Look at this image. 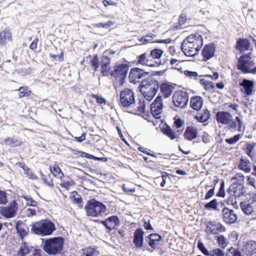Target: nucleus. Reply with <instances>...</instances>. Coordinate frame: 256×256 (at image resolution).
I'll use <instances>...</instances> for the list:
<instances>
[{"instance_id": "63", "label": "nucleus", "mask_w": 256, "mask_h": 256, "mask_svg": "<svg viewBox=\"0 0 256 256\" xmlns=\"http://www.w3.org/2000/svg\"><path fill=\"white\" fill-rule=\"evenodd\" d=\"M50 56L54 60L58 61H62L63 60V54L62 52L60 54H50Z\"/></svg>"}, {"instance_id": "41", "label": "nucleus", "mask_w": 256, "mask_h": 256, "mask_svg": "<svg viewBox=\"0 0 256 256\" xmlns=\"http://www.w3.org/2000/svg\"><path fill=\"white\" fill-rule=\"evenodd\" d=\"M200 84L204 86V88L207 90H210L214 87V84L206 80H200Z\"/></svg>"}, {"instance_id": "16", "label": "nucleus", "mask_w": 256, "mask_h": 256, "mask_svg": "<svg viewBox=\"0 0 256 256\" xmlns=\"http://www.w3.org/2000/svg\"><path fill=\"white\" fill-rule=\"evenodd\" d=\"M224 221L228 224H232L234 223L237 220V216L233 210H230L227 208H224L222 210Z\"/></svg>"}, {"instance_id": "3", "label": "nucleus", "mask_w": 256, "mask_h": 256, "mask_svg": "<svg viewBox=\"0 0 256 256\" xmlns=\"http://www.w3.org/2000/svg\"><path fill=\"white\" fill-rule=\"evenodd\" d=\"M130 64L129 62L122 59L116 62L113 66V85L116 92L118 88L125 82Z\"/></svg>"}, {"instance_id": "52", "label": "nucleus", "mask_w": 256, "mask_h": 256, "mask_svg": "<svg viewBox=\"0 0 256 256\" xmlns=\"http://www.w3.org/2000/svg\"><path fill=\"white\" fill-rule=\"evenodd\" d=\"M226 194L224 192V180H222L218 192L216 196L224 198Z\"/></svg>"}, {"instance_id": "60", "label": "nucleus", "mask_w": 256, "mask_h": 256, "mask_svg": "<svg viewBox=\"0 0 256 256\" xmlns=\"http://www.w3.org/2000/svg\"><path fill=\"white\" fill-rule=\"evenodd\" d=\"M233 179H235L236 180L238 181V182H242L244 179V175L240 173H238L236 174L235 176L234 177Z\"/></svg>"}, {"instance_id": "55", "label": "nucleus", "mask_w": 256, "mask_h": 256, "mask_svg": "<svg viewBox=\"0 0 256 256\" xmlns=\"http://www.w3.org/2000/svg\"><path fill=\"white\" fill-rule=\"evenodd\" d=\"M246 202L255 208L256 206V194H252L249 200Z\"/></svg>"}, {"instance_id": "64", "label": "nucleus", "mask_w": 256, "mask_h": 256, "mask_svg": "<svg viewBox=\"0 0 256 256\" xmlns=\"http://www.w3.org/2000/svg\"><path fill=\"white\" fill-rule=\"evenodd\" d=\"M186 20V18L185 14H182L179 17L178 24L180 26L183 25Z\"/></svg>"}, {"instance_id": "45", "label": "nucleus", "mask_w": 256, "mask_h": 256, "mask_svg": "<svg viewBox=\"0 0 256 256\" xmlns=\"http://www.w3.org/2000/svg\"><path fill=\"white\" fill-rule=\"evenodd\" d=\"M23 198L26 200L28 206L34 207L38 206V202L34 200L30 196H24Z\"/></svg>"}, {"instance_id": "21", "label": "nucleus", "mask_w": 256, "mask_h": 256, "mask_svg": "<svg viewBox=\"0 0 256 256\" xmlns=\"http://www.w3.org/2000/svg\"><path fill=\"white\" fill-rule=\"evenodd\" d=\"M163 52L162 50L158 48H155L150 52L149 57L150 58L152 59V63L154 64V66H158L161 64L160 58Z\"/></svg>"}, {"instance_id": "48", "label": "nucleus", "mask_w": 256, "mask_h": 256, "mask_svg": "<svg viewBox=\"0 0 256 256\" xmlns=\"http://www.w3.org/2000/svg\"><path fill=\"white\" fill-rule=\"evenodd\" d=\"M198 248L200 250V252L206 255V256H210V252L208 251V250L204 246V244L202 242L200 241L198 242Z\"/></svg>"}, {"instance_id": "61", "label": "nucleus", "mask_w": 256, "mask_h": 256, "mask_svg": "<svg viewBox=\"0 0 256 256\" xmlns=\"http://www.w3.org/2000/svg\"><path fill=\"white\" fill-rule=\"evenodd\" d=\"M16 228L18 232L20 234V238H23L27 234L26 231L23 228H19L17 226H16Z\"/></svg>"}, {"instance_id": "22", "label": "nucleus", "mask_w": 256, "mask_h": 256, "mask_svg": "<svg viewBox=\"0 0 256 256\" xmlns=\"http://www.w3.org/2000/svg\"><path fill=\"white\" fill-rule=\"evenodd\" d=\"M238 168L245 173H249L252 170V164L246 157L241 156L238 164Z\"/></svg>"}, {"instance_id": "62", "label": "nucleus", "mask_w": 256, "mask_h": 256, "mask_svg": "<svg viewBox=\"0 0 256 256\" xmlns=\"http://www.w3.org/2000/svg\"><path fill=\"white\" fill-rule=\"evenodd\" d=\"M111 24L112 22L110 21H108L105 23L98 22L96 24V26L98 28H108L110 27Z\"/></svg>"}, {"instance_id": "40", "label": "nucleus", "mask_w": 256, "mask_h": 256, "mask_svg": "<svg viewBox=\"0 0 256 256\" xmlns=\"http://www.w3.org/2000/svg\"><path fill=\"white\" fill-rule=\"evenodd\" d=\"M18 90L19 91V98H22L24 96H28L31 92L28 90L27 86H22L20 87Z\"/></svg>"}, {"instance_id": "10", "label": "nucleus", "mask_w": 256, "mask_h": 256, "mask_svg": "<svg viewBox=\"0 0 256 256\" xmlns=\"http://www.w3.org/2000/svg\"><path fill=\"white\" fill-rule=\"evenodd\" d=\"M246 192L244 186L240 182H234L227 190L228 194L230 196L228 201L231 204L236 203V198L243 196Z\"/></svg>"}, {"instance_id": "15", "label": "nucleus", "mask_w": 256, "mask_h": 256, "mask_svg": "<svg viewBox=\"0 0 256 256\" xmlns=\"http://www.w3.org/2000/svg\"><path fill=\"white\" fill-rule=\"evenodd\" d=\"M17 203L16 201L12 202L8 206L2 208L0 214L6 218H11L15 216L17 210Z\"/></svg>"}, {"instance_id": "18", "label": "nucleus", "mask_w": 256, "mask_h": 256, "mask_svg": "<svg viewBox=\"0 0 256 256\" xmlns=\"http://www.w3.org/2000/svg\"><path fill=\"white\" fill-rule=\"evenodd\" d=\"M216 52V46L214 44L211 43L206 45L202 50V55L204 61H206L212 58Z\"/></svg>"}, {"instance_id": "17", "label": "nucleus", "mask_w": 256, "mask_h": 256, "mask_svg": "<svg viewBox=\"0 0 256 256\" xmlns=\"http://www.w3.org/2000/svg\"><path fill=\"white\" fill-rule=\"evenodd\" d=\"M239 85L242 87L240 91L244 92L246 96H248L252 94L254 88V83L253 81L247 79H244L239 83Z\"/></svg>"}, {"instance_id": "42", "label": "nucleus", "mask_w": 256, "mask_h": 256, "mask_svg": "<svg viewBox=\"0 0 256 256\" xmlns=\"http://www.w3.org/2000/svg\"><path fill=\"white\" fill-rule=\"evenodd\" d=\"M90 65L94 70L96 71L100 66V62L98 58L97 55H95L90 60Z\"/></svg>"}, {"instance_id": "28", "label": "nucleus", "mask_w": 256, "mask_h": 256, "mask_svg": "<svg viewBox=\"0 0 256 256\" xmlns=\"http://www.w3.org/2000/svg\"><path fill=\"white\" fill-rule=\"evenodd\" d=\"M148 238V243L150 246L152 248L154 249L161 240L162 236L157 234H150Z\"/></svg>"}, {"instance_id": "23", "label": "nucleus", "mask_w": 256, "mask_h": 256, "mask_svg": "<svg viewBox=\"0 0 256 256\" xmlns=\"http://www.w3.org/2000/svg\"><path fill=\"white\" fill-rule=\"evenodd\" d=\"M243 252L248 256H256V242H248L244 245Z\"/></svg>"}, {"instance_id": "8", "label": "nucleus", "mask_w": 256, "mask_h": 256, "mask_svg": "<svg viewBox=\"0 0 256 256\" xmlns=\"http://www.w3.org/2000/svg\"><path fill=\"white\" fill-rule=\"evenodd\" d=\"M250 53L240 56L238 60V68L244 74H256V66L253 68L254 62L250 56Z\"/></svg>"}, {"instance_id": "5", "label": "nucleus", "mask_w": 256, "mask_h": 256, "mask_svg": "<svg viewBox=\"0 0 256 256\" xmlns=\"http://www.w3.org/2000/svg\"><path fill=\"white\" fill-rule=\"evenodd\" d=\"M160 87L158 82L152 77L142 80L140 85V91L145 98L150 100L156 95Z\"/></svg>"}, {"instance_id": "31", "label": "nucleus", "mask_w": 256, "mask_h": 256, "mask_svg": "<svg viewBox=\"0 0 256 256\" xmlns=\"http://www.w3.org/2000/svg\"><path fill=\"white\" fill-rule=\"evenodd\" d=\"M240 206L242 212L246 215L252 214L254 212L255 208L254 207L246 201L241 202Z\"/></svg>"}, {"instance_id": "51", "label": "nucleus", "mask_w": 256, "mask_h": 256, "mask_svg": "<svg viewBox=\"0 0 256 256\" xmlns=\"http://www.w3.org/2000/svg\"><path fill=\"white\" fill-rule=\"evenodd\" d=\"M218 182V180H214V186L211 189H210L206 194V195L205 196V200H208L214 195L215 186L217 184Z\"/></svg>"}, {"instance_id": "47", "label": "nucleus", "mask_w": 256, "mask_h": 256, "mask_svg": "<svg viewBox=\"0 0 256 256\" xmlns=\"http://www.w3.org/2000/svg\"><path fill=\"white\" fill-rule=\"evenodd\" d=\"M210 256H228L227 254L220 248H216L210 252Z\"/></svg>"}, {"instance_id": "25", "label": "nucleus", "mask_w": 256, "mask_h": 256, "mask_svg": "<svg viewBox=\"0 0 256 256\" xmlns=\"http://www.w3.org/2000/svg\"><path fill=\"white\" fill-rule=\"evenodd\" d=\"M197 136L198 130L193 126H188L184 134V138L188 140H192L196 138Z\"/></svg>"}, {"instance_id": "12", "label": "nucleus", "mask_w": 256, "mask_h": 256, "mask_svg": "<svg viewBox=\"0 0 256 256\" xmlns=\"http://www.w3.org/2000/svg\"><path fill=\"white\" fill-rule=\"evenodd\" d=\"M148 74V72H146L142 68H132L131 69L129 74L130 82L136 84L142 80Z\"/></svg>"}, {"instance_id": "6", "label": "nucleus", "mask_w": 256, "mask_h": 256, "mask_svg": "<svg viewBox=\"0 0 256 256\" xmlns=\"http://www.w3.org/2000/svg\"><path fill=\"white\" fill-rule=\"evenodd\" d=\"M64 243V239L60 236L42 239V248L47 254L56 255L62 251Z\"/></svg>"}, {"instance_id": "26", "label": "nucleus", "mask_w": 256, "mask_h": 256, "mask_svg": "<svg viewBox=\"0 0 256 256\" xmlns=\"http://www.w3.org/2000/svg\"><path fill=\"white\" fill-rule=\"evenodd\" d=\"M203 104V100L202 97L199 96H194L190 100V107L194 110H200Z\"/></svg>"}, {"instance_id": "11", "label": "nucleus", "mask_w": 256, "mask_h": 256, "mask_svg": "<svg viewBox=\"0 0 256 256\" xmlns=\"http://www.w3.org/2000/svg\"><path fill=\"white\" fill-rule=\"evenodd\" d=\"M188 101L187 92L183 90L175 92L172 96V102L175 106L183 108L186 106Z\"/></svg>"}, {"instance_id": "43", "label": "nucleus", "mask_w": 256, "mask_h": 256, "mask_svg": "<svg viewBox=\"0 0 256 256\" xmlns=\"http://www.w3.org/2000/svg\"><path fill=\"white\" fill-rule=\"evenodd\" d=\"M256 144L254 143L246 144L244 148V150L246 154L250 158H252L251 153L252 152Z\"/></svg>"}, {"instance_id": "7", "label": "nucleus", "mask_w": 256, "mask_h": 256, "mask_svg": "<svg viewBox=\"0 0 256 256\" xmlns=\"http://www.w3.org/2000/svg\"><path fill=\"white\" fill-rule=\"evenodd\" d=\"M56 230L55 225L50 220H42L32 224L31 231L40 236L51 235Z\"/></svg>"}, {"instance_id": "4", "label": "nucleus", "mask_w": 256, "mask_h": 256, "mask_svg": "<svg viewBox=\"0 0 256 256\" xmlns=\"http://www.w3.org/2000/svg\"><path fill=\"white\" fill-rule=\"evenodd\" d=\"M216 119L218 123L228 125L230 130H241L243 122L238 116H236L234 120L230 112L222 111L216 113Z\"/></svg>"}, {"instance_id": "1", "label": "nucleus", "mask_w": 256, "mask_h": 256, "mask_svg": "<svg viewBox=\"0 0 256 256\" xmlns=\"http://www.w3.org/2000/svg\"><path fill=\"white\" fill-rule=\"evenodd\" d=\"M120 103L123 108L128 112L140 115L145 110L144 100L136 102V96L132 89L125 88L120 92Z\"/></svg>"}, {"instance_id": "56", "label": "nucleus", "mask_w": 256, "mask_h": 256, "mask_svg": "<svg viewBox=\"0 0 256 256\" xmlns=\"http://www.w3.org/2000/svg\"><path fill=\"white\" fill-rule=\"evenodd\" d=\"M92 96L96 99V102L98 104H106V100L102 97L94 94H92Z\"/></svg>"}, {"instance_id": "19", "label": "nucleus", "mask_w": 256, "mask_h": 256, "mask_svg": "<svg viewBox=\"0 0 256 256\" xmlns=\"http://www.w3.org/2000/svg\"><path fill=\"white\" fill-rule=\"evenodd\" d=\"M144 231L142 228H137L134 234L133 242L136 248H142L144 244Z\"/></svg>"}, {"instance_id": "32", "label": "nucleus", "mask_w": 256, "mask_h": 256, "mask_svg": "<svg viewBox=\"0 0 256 256\" xmlns=\"http://www.w3.org/2000/svg\"><path fill=\"white\" fill-rule=\"evenodd\" d=\"M210 117V112L207 110L205 109L202 110V112L196 116V120L201 122H206Z\"/></svg>"}, {"instance_id": "37", "label": "nucleus", "mask_w": 256, "mask_h": 256, "mask_svg": "<svg viewBox=\"0 0 256 256\" xmlns=\"http://www.w3.org/2000/svg\"><path fill=\"white\" fill-rule=\"evenodd\" d=\"M218 200L216 199H214L204 205V208L206 210H218Z\"/></svg>"}, {"instance_id": "14", "label": "nucleus", "mask_w": 256, "mask_h": 256, "mask_svg": "<svg viewBox=\"0 0 256 256\" xmlns=\"http://www.w3.org/2000/svg\"><path fill=\"white\" fill-rule=\"evenodd\" d=\"M164 105L162 96H158L150 105L152 114L156 118L160 117L162 112Z\"/></svg>"}, {"instance_id": "29", "label": "nucleus", "mask_w": 256, "mask_h": 256, "mask_svg": "<svg viewBox=\"0 0 256 256\" xmlns=\"http://www.w3.org/2000/svg\"><path fill=\"white\" fill-rule=\"evenodd\" d=\"M34 249L32 247H29L26 243H24L19 249L18 256H25L29 253L34 252Z\"/></svg>"}, {"instance_id": "50", "label": "nucleus", "mask_w": 256, "mask_h": 256, "mask_svg": "<svg viewBox=\"0 0 256 256\" xmlns=\"http://www.w3.org/2000/svg\"><path fill=\"white\" fill-rule=\"evenodd\" d=\"M227 250L229 254H231L232 256H244L238 248L236 249L233 247H231Z\"/></svg>"}, {"instance_id": "9", "label": "nucleus", "mask_w": 256, "mask_h": 256, "mask_svg": "<svg viewBox=\"0 0 256 256\" xmlns=\"http://www.w3.org/2000/svg\"><path fill=\"white\" fill-rule=\"evenodd\" d=\"M84 208L87 216L96 217L104 212L106 207L102 203L93 199L88 201Z\"/></svg>"}, {"instance_id": "57", "label": "nucleus", "mask_w": 256, "mask_h": 256, "mask_svg": "<svg viewBox=\"0 0 256 256\" xmlns=\"http://www.w3.org/2000/svg\"><path fill=\"white\" fill-rule=\"evenodd\" d=\"M256 180L254 178L250 176L247 177V184L248 185H250V186H252L254 188H256Z\"/></svg>"}, {"instance_id": "30", "label": "nucleus", "mask_w": 256, "mask_h": 256, "mask_svg": "<svg viewBox=\"0 0 256 256\" xmlns=\"http://www.w3.org/2000/svg\"><path fill=\"white\" fill-rule=\"evenodd\" d=\"M250 46V42L246 39H240L237 42V48L241 52L248 50Z\"/></svg>"}, {"instance_id": "2", "label": "nucleus", "mask_w": 256, "mask_h": 256, "mask_svg": "<svg viewBox=\"0 0 256 256\" xmlns=\"http://www.w3.org/2000/svg\"><path fill=\"white\" fill-rule=\"evenodd\" d=\"M203 44L202 36L198 34L188 36L182 42L181 49L188 56H194L198 54Z\"/></svg>"}, {"instance_id": "39", "label": "nucleus", "mask_w": 256, "mask_h": 256, "mask_svg": "<svg viewBox=\"0 0 256 256\" xmlns=\"http://www.w3.org/2000/svg\"><path fill=\"white\" fill-rule=\"evenodd\" d=\"M217 241L220 246L222 248H224L228 244L227 240L222 235L217 236Z\"/></svg>"}, {"instance_id": "58", "label": "nucleus", "mask_w": 256, "mask_h": 256, "mask_svg": "<svg viewBox=\"0 0 256 256\" xmlns=\"http://www.w3.org/2000/svg\"><path fill=\"white\" fill-rule=\"evenodd\" d=\"M74 182L72 180L71 181H68V182H62L60 186L62 188H65L66 190H69V187L72 185L74 184Z\"/></svg>"}, {"instance_id": "49", "label": "nucleus", "mask_w": 256, "mask_h": 256, "mask_svg": "<svg viewBox=\"0 0 256 256\" xmlns=\"http://www.w3.org/2000/svg\"><path fill=\"white\" fill-rule=\"evenodd\" d=\"M7 202V194L0 190V204H5Z\"/></svg>"}, {"instance_id": "34", "label": "nucleus", "mask_w": 256, "mask_h": 256, "mask_svg": "<svg viewBox=\"0 0 256 256\" xmlns=\"http://www.w3.org/2000/svg\"><path fill=\"white\" fill-rule=\"evenodd\" d=\"M4 143L6 145L13 148L20 146L22 142L21 140L18 139H14L13 138H8L4 140Z\"/></svg>"}, {"instance_id": "38", "label": "nucleus", "mask_w": 256, "mask_h": 256, "mask_svg": "<svg viewBox=\"0 0 256 256\" xmlns=\"http://www.w3.org/2000/svg\"><path fill=\"white\" fill-rule=\"evenodd\" d=\"M24 171V173L26 175L27 177L32 180H37L38 178L36 176L28 166H23L22 167Z\"/></svg>"}, {"instance_id": "33", "label": "nucleus", "mask_w": 256, "mask_h": 256, "mask_svg": "<svg viewBox=\"0 0 256 256\" xmlns=\"http://www.w3.org/2000/svg\"><path fill=\"white\" fill-rule=\"evenodd\" d=\"M82 250L83 256H98L100 254L96 248L90 246L82 249Z\"/></svg>"}, {"instance_id": "35", "label": "nucleus", "mask_w": 256, "mask_h": 256, "mask_svg": "<svg viewBox=\"0 0 256 256\" xmlns=\"http://www.w3.org/2000/svg\"><path fill=\"white\" fill-rule=\"evenodd\" d=\"M162 131L164 134L166 135L171 140H174L177 138L176 134L168 126H166V127L162 128Z\"/></svg>"}, {"instance_id": "46", "label": "nucleus", "mask_w": 256, "mask_h": 256, "mask_svg": "<svg viewBox=\"0 0 256 256\" xmlns=\"http://www.w3.org/2000/svg\"><path fill=\"white\" fill-rule=\"evenodd\" d=\"M241 137L242 136L240 134H236L232 138L226 139L225 142L230 144H234L238 142Z\"/></svg>"}, {"instance_id": "53", "label": "nucleus", "mask_w": 256, "mask_h": 256, "mask_svg": "<svg viewBox=\"0 0 256 256\" xmlns=\"http://www.w3.org/2000/svg\"><path fill=\"white\" fill-rule=\"evenodd\" d=\"M102 222L108 229L110 230H111L112 228L110 226L112 222V216H110L106 220L102 221Z\"/></svg>"}, {"instance_id": "20", "label": "nucleus", "mask_w": 256, "mask_h": 256, "mask_svg": "<svg viewBox=\"0 0 256 256\" xmlns=\"http://www.w3.org/2000/svg\"><path fill=\"white\" fill-rule=\"evenodd\" d=\"M102 73L103 76L110 75L112 76L111 70L110 58L106 56H103L101 61Z\"/></svg>"}, {"instance_id": "54", "label": "nucleus", "mask_w": 256, "mask_h": 256, "mask_svg": "<svg viewBox=\"0 0 256 256\" xmlns=\"http://www.w3.org/2000/svg\"><path fill=\"white\" fill-rule=\"evenodd\" d=\"M154 37H156L155 34H153L150 33V34H146V36H142L140 38L139 41L140 42H142L143 43L149 42L150 41V39H146V38H154Z\"/></svg>"}, {"instance_id": "36", "label": "nucleus", "mask_w": 256, "mask_h": 256, "mask_svg": "<svg viewBox=\"0 0 256 256\" xmlns=\"http://www.w3.org/2000/svg\"><path fill=\"white\" fill-rule=\"evenodd\" d=\"M50 170L55 177L62 178L64 176L63 173L58 166H54L52 168L50 167Z\"/></svg>"}, {"instance_id": "44", "label": "nucleus", "mask_w": 256, "mask_h": 256, "mask_svg": "<svg viewBox=\"0 0 256 256\" xmlns=\"http://www.w3.org/2000/svg\"><path fill=\"white\" fill-rule=\"evenodd\" d=\"M10 38V33L3 31L0 32V42L1 44L4 42L6 40H9Z\"/></svg>"}, {"instance_id": "27", "label": "nucleus", "mask_w": 256, "mask_h": 256, "mask_svg": "<svg viewBox=\"0 0 256 256\" xmlns=\"http://www.w3.org/2000/svg\"><path fill=\"white\" fill-rule=\"evenodd\" d=\"M138 64L148 66H154V64L152 62V59L150 58L149 55L146 53L142 54L138 56Z\"/></svg>"}, {"instance_id": "24", "label": "nucleus", "mask_w": 256, "mask_h": 256, "mask_svg": "<svg viewBox=\"0 0 256 256\" xmlns=\"http://www.w3.org/2000/svg\"><path fill=\"white\" fill-rule=\"evenodd\" d=\"M159 88H160L161 96L167 98L172 94L174 86L166 83H163L160 84Z\"/></svg>"}, {"instance_id": "13", "label": "nucleus", "mask_w": 256, "mask_h": 256, "mask_svg": "<svg viewBox=\"0 0 256 256\" xmlns=\"http://www.w3.org/2000/svg\"><path fill=\"white\" fill-rule=\"evenodd\" d=\"M226 230L225 227L221 223L210 221L206 223L205 231L208 234H217L226 232Z\"/></svg>"}, {"instance_id": "59", "label": "nucleus", "mask_w": 256, "mask_h": 256, "mask_svg": "<svg viewBox=\"0 0 256 256\" xmlns=\"http://www.w3.org/2000/svg\"><path fill=\"white\" fill-rule=\"evenodd\" d=\"M184 74L186 76L190 78H196L198 76V74L196 72H192L188 70H184Z\"/></svg>"}]
</instances>
